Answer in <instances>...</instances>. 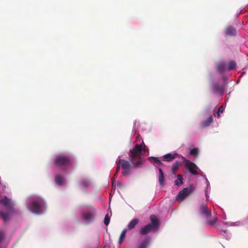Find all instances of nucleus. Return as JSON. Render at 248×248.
I'll use <instances>...</instances> for the list:
<instances>
[{"mask_svg": "<svg viewBox=\"0 0 248 248\" xmlns=\"http://www.w3.org/2000/svg\"><path fill=\"white\" fill-rule=\"evenodd\" d=\"M226 31H236V29L235 28H234L233 27L230 26V27H228L226 29Z\"/></svg>", "mask_w": 248, "mask_h": 248, "instance_id": "nucleus-29", "label": "nucleus"}, {"mask_svg": "<svg viewBox=\"0 0 248 248\" xmlns=\"http://www.w3.org/2000/svg\"><path fill=\"white\" fill-rule=\"evenodd\" d=\"M54 162L56 167L63 170L71 165L70 158L64 155L57 156L54 159Z\"/></svg>", "mask_w": 248, "mask_h": 248, "instance_id": "nucleus-4", "label": "nucleus"}, {"mask_svg": "<svg viewBox=\"0 0 248 248\" xmlns=\"http://www.w3.org/2000/svg\"><path fill=\"white\" fill-rule=\"evenodd\" d=\"M200 210L201 214L204 216L206 218L211 217V211L209 209L207 206L205 204H202L200 206Z\"/></svg>", "mask_w": 248, "mask_h": 248, "instance_id": "nucleus-10", "label": "nucleus"}, {"mask_svg": "<svg viewBox=\"0 0 248 248\" xmlns=\"http://www.w3.org/2000/svg\"><path fill=\"white\" fill-rule=\"evenodd\" d=\"M236 66V63L234 61H231L229 62L228 66V69L229 70H232L235 68Z\"/></svg>", "mask_w": 248, "mask_h": 248, "instance_id": "nucleus-24", "label": "nucleus"}, {"mask_svg": "<svg viewBox=\"0 0 248 248\" xmlns=\"http://www.w3.org/2000/svg\"><path fill=\"white\" fill-rule=\"evenodd\" d=\"M126 232V229H124L122 231V232L121 233V235L120 236V238H119V242L120 244H122V243L123 242V241L125 238V237Z\"/></svg>", "mask_w": 248, "mask_h": 248, "instance_id": "nucleus-21", "label": "nucleus"}, {"mask_svg": "<svg viewBox=\"0 0 248 248\" xmlns=\"http://www.w3.org/2000/svg\"><path fill=\"white\" fill-rule=\"evenodd\" d=\"M194 190V188L192 186H190L189 187L184 188L182 190L179 192L176 197V199L178 200L183 201L192 193Z\"/></svg>", "mask_w": 248, "mask_h": 248, "instance_id": "nucleus-8", "label": "nucleus"}, {"mask_svg": "<svg viewBox=\"0 0 248 248\" xmlns=\"http://www.w3.org/2000/svg\"><path fill=\"white\" fill-rule=\"evenodd\" d=\"M150 241L149 237H146L140 243L137 247V248H147Z\"/></svg>", "mask_w": 248, "mask_h": 248, "instance_id": "nucleus-12", "label": "nucleus"}, {"mask_svg": "<svg viewBox=\"0 0 248 248\" xmlns=\"http://www.w3.org/2000/svg\"><path fill=\"white\" fill-rule=\"evenodd\" d=\"M109 221H110V218L108 217V215L107 214L105 216V217L104 218V224L106 226H108L109 223Z\"/></svg>", "mask_w": 248, "mask_h": 248, "instance_id": "nucleus-27", "label": "nucleus"}, {"mask_svg": "<svg viewBox=\"0 0 248 248\" xmlns=\"http://www.w3.org/2000/svg\"><path fill=\"white\" fill-rule=\"evenodd\" d=\"M216 68L219 72L223 73L225 70L226 64L225 63H220L216 65Z\"/></svg>", "mask_w": 248, "mask_h": 248, "instance_id": "nucleus-15", "label": "nucleus"}, {"mask_svg": "<svg viewBox=\"0 0 248 248\" xmlns=\"http://www.w3.org/2000/svg\"><path fill=\"white\" fill-rule=\"evenodd\" d=\"M213 117L212 116H211L207 120L202 123V127H204L209 126L213 122Z\"/></svg>", "mask_w": 248, "mask_h": 248, "instance_id": "nucleus-16", "label": "nucleus"}, {"mask_svg": "<svg viewBox=\"0 0 248 248\" xmlns=\"http://www.w3.org/2000/svg\"><path fill=\"white\" fill-rule=\"evenodd\" d=\"M180 164L178 161H176L172 166L171 172L173 174H175L176 171L179 168Z\"/></svg>", "mask_w": 248, "mask_h": 248, "instance_id": "nucleus-19", "label": "nucleus"}, {"mask_svg": "<svg viewBox=\"0 0 248 248\" xmlns=\"http://www.w3.org/2000/svg\"><path fill=\"white\" fill-rule=\"evenodd\" d=\"M45 202L42 198H38L33 201L30 205V210L36 214H40L42 211V208L45 205Z\"/></svg>", "mask_w": 248, "mask_h": 248, "instance_id": "nucleus-6", "label": "nucleus"}, {"mask_svg": "<svg viewBox=\"0 0 248 248\" xmlns=\"http://www.w3.org/2000/svg\"><path fill=\"white\" fill-rule=\"evenodd\" d=\"M159 176H158V181L161 186L164 185L165 178L163 170L160 169H158Z\"/></svg>", "mask_w": 248, "mask_h": 248, "instance_id": "nucleus-14", "label": "nucleus"}, {"mask_svg": "<svg viewBox=\"0 0 248 248\" xmlns=\"http://www.w3.org/2000/svg\"><path fill=\"white\" fill-rule=\"evenodd\" d=\"M211 218L210 219L207 220V223L210 225H214L217 221V218L215 217H210Z\"/></svg>", "mask_w": 248, "mask_h": 248, "instance_id": "nucleus-20", "label": "nucleus"}, {"mask_svg": "<svg viewBox=\"0 0 248 248\" xmlns=\"http://www.w3.org/2000/svg\"><path fill=\"white\" fill-rule=\"evenodd\" d=\"M80 184L81 186L84 187H87L90 186V182L87 179L82 180Z\"/></svg>", "mask_w": 248, "mask_h": 248, "instance_id": "nucleus-23", "label": "nucleus"}, {"mask_svg": "<svg viewBox=\"0 0 248 248\" xmlns=\"http://www.w3.org/2000/svg\"><path fill=\"white\" fill-rule=\"evenodd\" d=\"M182 158L185 162V167L187 170L192 175H197L198 174V170L199 169L197 165L191 162L190 160L186 159L185 157L182 156Z\"/></svg>", "mask_w": 248, "mask_h": 248, "instance_id": "nucleus-7", "label": "nucleus"}, {"mask_svg": "<svg viewBox=\"0 0 248 248\" xmlns=\"http://www.w3.org/2000/svg\"><path fill=\"white\" fill-rule=\"evenodd\" d=\"M199 154V150L198 148H194L190 150V155L193 156H197Z\"/></svg>", "mask_w": 248, "mask_h": 248, "instance_id": "nucleus-25", "label": "nucleus"}, {"mask_svg": "<svg viewBox=\"0 0 248 248\" xmlns=\"http://www.w3.org/2000/svg\"><path fill=\"white\" fill-rule=\"evenodd\" d=\"M96 215V212L94 208L92 206L88 207L82 213L83 220L89 224L92 222L95 218Z\"/></svg>", "mask_w": 248, "mask_h": 248, "instance_id": "nucleus-5", "label": "nucleus"}, {"mask_svg": "<svg viewBox=\"0 0 248 248\" xmlns=\"http://www.w3.org/2000/svg\"><path fill=\"white\" fill-rule=\"evenodd\" d=\"M224 110V108L222 106H221L218 109L217 112V116L218 118L220 117V113H223Z\"/></svg>", "mask_w": 248, "mask_h": 248, "instance_id": "nucleus-26", "label": "nucleus"}, {"mask_svg": "<svg viewBox=\"0 0 248 248\" xmlns=\"http://www.w3.org/2000/svg\"><path fill=\"white\" fill-rule=\"evenodd\" d=\"M227 85V84L225 83L222 84L216 83L212 86V91L215 93L223 95L226 90Z\"/></svg>", "mask_w": 248, "mask_h": 248, "instance_id": "nucleus-9", "label": "nucleus"}, {"mask_svg": "<svg viewBox=\"0 0 248 248\" xmlns=\"http://www.w3.org/2000/svg\"><path fill=\"white\" fill-rule=\"evenodd\" d=\"M183 184V178L181 174H178L177 175V178L175 180V184L177 186H179L180 184Z\"/></svg>", "mask_w": 248, "mask_h": 248, "instance_id": "nucleus-22", "label": "nucleus"}, {"mask_svg": "<svg viewBox=\"0 0 248 248\" xmlns=\"http://www.w3.org/2000/svg\"><path fill=\"white\" fill-rule=\"evenodd\" d=\"M4 237V233L3 232H0V243L3 240Z\"/></svg>", "mask_w": 248, "mask_h": 248, "instance_id": "nucleus-30", "label": "nucleus"}, {"mask_svg": "<svg viewBox=\"0 0 248 248\" xmlns=\"http://www.w3.org/2000/svg\"><path fill=\"white\" fill-rule=\"evenodd\" d=\"M182 156L177 153H169L164 155L162 158L167 161H171L177 157Z\"/></svg>", "mask_w": 248, "mask_h": 248, "instance_id": "nucleus-11", "label": "nucleus"}, {"mask_svg": "<svg viewBox=\"0 0 248 248\" xmlns=\"http://www.w3.org/2000/svg\"><path fill=\"white\" fill-rule=\"evenodd\" d=\"M150 219L151 223L142 227L140 231V233L142 235H144L150 232L156 231L159 227V220L155 215H152L150 216Z\"/></svg>", "mask_w": 248, "mask_h": 248, "instance_id": "nucleus-3", "label": "nucleus"}, {"mask_svg": "<svg viewBox=\"0 0 248 248\" xmlns=\"http://www.w3.org/2000/svg\"><path fill=\"white\" fill-rule=\"evenodd\" d=\"M148 151V149L143 141L141 144H136L128 153L129 161L122 159L116 161L117 170L114 176L117 175L120 167L124 176L130 174L132 168H138L143 164L142 153Z\"/></svg>", "mask_w": 248, "mask_h": 248, "instance_id": "nucleus-1", "label": "nucleus"}, {"mask_svg": "<svg viewBox=\"0 0 248 248\" xmlns=\"http://www.w3.org/2000/svg\"><path fill=\"white\" fill-rule=\"evenodd\" d=\"M14 211V204L7 197L0 201V217L4 222L9 220L10 215Z\"/></svg>", "mask_w": 248, "mask_h": 248, "instance_id": "nucleus-2", "label": "nucleus"}, {"mask_svg": "<svg viewBox=\"0 0 248 248\" xmlns=\"http://www.w3.org/2000/svg\"><path fill=\"white\" fill-rule=\"evenodd\" d=\"M139 222V220L137 218L131 220V221L129 223L128 225V230H131L133 229L136 227V226L138 224Z\"/></svg>", "mask_w": 248, "mask_h": 248, "instance_id": "nucleus-13", "label": "nucleus"}, {"mask_svg": "<svg viewBox=\"0 0 248 248\" xmlns=\"http://www.w3.org/2000/svg\"><path fill=\"white\" fill-rule=\"evenodd\" d=\"M236 34V32H225V37H228L230 36H234Z\"/></svg>", "mask_w": 248, "mask_h": 248, "instance_id": "nucleus-28", "label": "nucleus"}, {"mask_svg": "<svg viewBox=\"0 0 248 248\" xmlns=\"http://www.w3.org/2000/svg\"><path fill=\"white\" fill-rule=\"evenodd\" d=\"M149 160L154 164L157 165H163V163L161 162V160L158 158L156 157H150Z\"/></svg>", "mask_w": 248, "mask_h": 248, "instance_id": "nucleus-17", "label": "nucleus"}, {"mask_svg": "<svg viewBox=\"0 0 248 248\" xmlns=\"http://www.w3.org/2000/svg\"><path fill=\"white\" fill-rule=\"evenodd\" d=\"M55 181L59 185H62L63 183V177L60 175H56L55 176Z\"/></svg>", "mask_w": 248, "mask_h": 248, "instance_id": "nucleus-18", "label": "nucleus"}]
</instances>
